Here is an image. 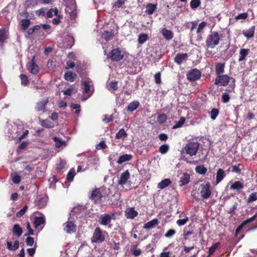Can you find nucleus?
Wrapping results in <instances>:
<instances>
[{
    "instance_id": "1",
    "label": "nucleus",
    "mask_w": 257,
    "mask_h": 257,
    "mask_svg": "<svg viewBox=\"0 0 257 257\" xmlns=\"http://www.w3.org/2000/svg\"><path fill=\"white\" fill-rule=\"evenodd\" d=\"M229 82L230 83L226 89V91L229 92H234L235 87V80L234 78L230 77L226 74L218 75L215 79L214 84L220 86H226Z\"/></svg>"
},
{
    "instance_id": "2",
    "label": "nucleus",
    "mask_w": 257,
    "mask_h": 257,
    "mask_svg": "<svg viewBox=\"0 0 257 257\" xmlns=\"http://www.w3.org/2000/svg\"><path fill=\"white\" fill-rule=\"evenodd\" d=\"M220 35L216 31H211L205 40V47L206 49L214 48L219 43Z\"/></svg>"
},
{
    "instance_id": "3",
    "label": "nucleus",
    "mask_w": 257,
    "mask_h": 257,
    "mask_svg": "<svg viewBox=\"0 0 257 257\" xmlns=\"http://www.w3.org/2000/svg\"><path fill=\"white\" fill-rule=\"evenodd\" d=\"M199 146L200 144L198 142H190L186 145L184 150L187 155L192 157L197 154Z\"/></svg>"
},
{
    "instance_id": "4",
    "label": "nucleus",
    "mask_w": 257,
    "mask_h": 257,
    "mask_svg": "<svg viewBox=\"0 0 257 257\" xmlns=\"http://www.w3.org/2000/svg\"><path fill=\"white\" fill-rule=\"evenodd\" d=\"M104 233H106V231H105L103 232L100 227H96L94 229L92 236L91 238V242L92 243H97L102 242L105 240V235Z\"/></svg>"
},
{
    "instance_id": "5",
    "label": "nucleus",
    "mask_w": 257,
    "mask_h": 257,
    "mask_svg": "<svg viewBox=\"0 0 257 257\" xmlns=\"http://www.w3.org/2000/svg\"><path fill=\"white\" fill-rule=\"evenodd\" d=\"M200 194L202 198L204 199L209 198L211 195V184L210 182H207L205 184H201Z\"/></svg>"
},
{
    "instance_id": "6",
    "label": "nucleus",
    "mask_w": 257,
    "mask_h": 257,
    "mask_svg": "<svg viewBox=\"0 0 257 257\" xmlns=\"http://www.w3.org/2000/svg\"><path fill=\"white\" fill-rule=\"evenodd\" d=\"M123 56L124 55L121 54V50L118 48L113 49L107 55V57L113 61H118L121 60Z\"/></svg>"
},
{
    "instance_id": "7",
    "label": "nucleus",
    "mask_w": 257,
    "mask_h": 257,
    "mask_svg": "<svg viewBox=\"0 0 257 257\" xmlns=\"http://www.w3.org/2000/svg\"><path fill=\"white\" fill-rule=\"evenodd\" d=\"M201 75V73L200 71L196 68L189 70L186 74L187 79L191 82L198 80L200 78Z\"/></svg>"
},
{
    "instance_id": "8",
    "label": "nucleus",
    "mask_w": 257,
    "mask_h": 257,
    "mask_svg": "<svg viewBox=\"0 0 257 257\" xmlns=\"http://www.w3.org/2000/svg\"><path fill=\"white\" fill-rule=\"evenodd\" d=\"M98 221L101 225L108 226L110 228L112 226L109 214L104 213L101 214L99 217Z\"/></svg>"
},
{
    "instance_id": "9",
    "label": "nucleus",
    "mask_w": 257,
    "mask_h": 257,
    "mask_svg": "<svg viewBox=\"0 0 257 257\" xmlns=\"http://www.w3.org/2000/svg\"><path fill=\"white\" fill-rule=\"evenodd\" d=\"M35 56H33L32 60L27 64L28 70L33 74H37L40 70L39 66L35 63Z\"/></svg>"
},
{
    "instance_id": "10",
    "label": "nucleus",
    "mask_w": 257,
    "mask_h": 257,
    "mask_svg": "<svg viewBox=\"0 0 257 257\" xmlns=\"http://www.w3.org/2000/svg\"><path fill=\"white\" fill-rule=\"evenodd\" d=\"M64 231L69 234L74 233L76 231V225L72 221L68 220L64 224Z\"/></svg>"
},
{
    "instance_id": "11",
    "label": "nucleus",
    "mask_w": 257,
    "mask_h": 257,
    "mask_svg": "<svg viewBox=\"0 0 257 257\" xmlns=\"http://www.w3.org/2000/svg\"><path fill=\"white\" fill-rule=\"evenodd\" d=\"M102 196L100 189L95 188L92 190L90 199L95 203H98L100 202Z\"/></svg>"
},
{
    "instance_id": "12",
    "label": "nucleus",
    "mask_w": 257,
    "mask_h": 257,
    "mask_svg": "<svg viewBox=\"0 0 257 257\" xmlns=\"http://www.w3.org/2000/svg\"><path fill=\"white\" fill-rule=\"evenodd\" d=\"M49 99L48 97H45L43 98L41 100L36 103L35 109L37 111H45L46 109V105L48 103Z\"/></svg>"
},
{
    "instance_id": "13",
    "label": "nucleus",
    "mask_w": 257,
    "mask_h": 257,
    "mask_svg": "<svg viewBox=\"0 0 257 257\" xmlns=\"http://www.w3.org/2000/svg\"><path fill=\"white\" fill-rule=\"evenodd\" d=\"M130 173L128 170L122 173L118 181V184L123 186L126 184L127 180L130 178Z\"/></svg>"
},
{
    "instance_id": "14",
    "label": "nucleus",
    "mask_w": 257,
    "mask_h": 257,
    "mask_svg": "<svg viewBox=\"0 0 257 257\" xmlns=\"http://www.w3.org/2000/svg\"><path fill=\"white\" fill-rule=\"evenodd\" d=\"M125 216L127 219H134L138 215V212L135 210L134 207H128L127 208L125 211Z\"/></svg>"
},
{
    "instance_id": "15",
    "label": "nucleus",
    "mask_w": 257,
    "mask_h": 257,
    "mask_svg": "<svg viewBox=\"0 0 257 257\" xmlns=\"http://www.w3.org/2000/svg\"><path fill=\"white\" fill-rule=\"evenodd\" d=\"M188 57L187 53H178L174 58L175 62L179 65H180Z\"/></svg>"
},
{
    "instance_id": "16",
    "label": "nucleus",
    "mask_w": 257,
    "mask_h": 257,
    "mask_svg": "<svg viewBox=\"0 0 257 257\" xmlns=\"http://www.w3.org/2000/svg\"><path fill=\"white\" fill-rule=\"evenodd\" d=\"M225 63L218 62L215 65V74L218 76L222 74L224 72Z\"/></svg>"
},
{
    "instance_id": "17",
    "label": "nucleus",
    "mask_w": 257,
    "mask_h": 257,
    "mask_svg": "<svg viewBox=\"0 0 257 257\" xmlns=\"http://www.w3.org/2000/svg\"><path fill=\"white\" fill-rule=\"evenodd\" d=\"M255 31V26H252L247 30H244L242 31V34L247 39L253 37Z\"/></svg>"
},
{
    "instance_id": "18",
    "label": "nucleus",
    "mask_w": 257,
    "mask_h": 257,
    "mask_svg": "<svg viewBox=\"0 0 257 257\" xmlns=\"http://www.w3.org/2000/svg\"><path fill=\"white\" fill-rule=\"evenodd\" d=\"M45 218L44 216L35 217L34 218V227L38 228L41 225L45 223Z\"/></svg>"
},
{
    "instance_id": "19",
    "label": "nucleus",
    "mask_w": 257,
    "mask_h": 257,
    "mask_svg": "<svg viewBox=\"0 0 257 257\" xmlns=\"http://www.w3.org/2000/svg\"><path fill=\"white\" fill-rule=\"evenodd\" d=\"M76 77L77 75L71 71H67L64 74V79L71 82H73Z\"/></svg>"
},
{
    "instance_id": "20",
    "label": "nucleus",
    "mask_w": 257,
    "mask_h": 257,
    "mask_svg": "<svg viewBox=\"0 0 257 257\" xmlns=\"http://www.w3.org/2000/svg\"><path fill=\"white\" fill-rule=\"evenodd\" d=\"M249 49L241 48L239 50L238 61L241 62L245 60L249 53Z\"/></svg>"
},
{
    "instance_id": "21",
    "label": "nucleus",
    "mask_w": 257,
    "mask_h": 257,
    "mask_svg": "<svg viewBox=\"0 0 257 257\" xmlns=\"http://www.w3.org/2000/svg\"><path fill=\"white\" fill-rule=\"evenodd\" d=\"M161 32L164 38L168 41L171 40L174 36L173 33L171 30L165 28L162 29Z\"/></svg>"
},
{
    "instance_id": "22",
    "label": "nucleus",
    "mask_w": 257,
    "mask_h": 257,
    "mask_svg": "<svg viewBox=\"0 0 257 257\" xmlns=\"http://www.w3.org/2000/svg\"><path fill=\"white\" fill-rule=\"evenodd\" d=\"M190 181V175L188 173H184L180 177L179 183L180 186H182L187 184Z\"/></svg>"
},
{
    "instance_id": "23",
    "label": "nucleus",
    "mask_w": 257,
    "mask_h": 257,
    "mask_svg": "<svg viewBox=\"0 0 257 257\" xmlns=\"http://www.w3.org/2000/svg\"><path fill=\"white\" fill-rule=\"evenodd\" d=\"M114 37L113 31H104L102 33V38L106 41H108L113 39Z\"/></svg>"
},
{
    "instance_id": "24",
    "label": "nucleus",
    "mask_w": 257,
    "mask_h": 257,
    "mask_svg": "<svg viewBox=\"0 0 257 257\" xmlns=\"http://www.w3.org/2000/svg\"><path fill=\"white\" fill-rule=\"evenodd\" d=\"M23 232V229L20 227V226L19 224H16L14 225L13 228V233L14 235H16L18 237H19L22 235Z\"/></svg>"
},
{
    "instance_id": "25",
    "label": "nucleus",
    "mask_w": 257,
    "mask_h": 257,
    "mask_svg": "<svg viewBox=\"0 0 257 257\" xmlns=\"http://www.w3.org/2000/svg\"><path fill=\"white\" fill-rule=\"evenodd\" d=\"M157 9V4L149 3L146 6V13L148 15H152Z\"/></svg>"
},
{
    "instance_id": "26",
    "label": "nucleus",
    "mask_w": 257,
    "mask_h": 257,
    "mask_svg": "<svg viewBox=\"0 0 257 257\" xmlns=\"http://www.w3.org/2000/svg\"><path fill=\"white\" fill-rule=\"evenodd\" d=\"M225 176L224 171L222 169H219L217 170L216 176V182L219 183L220 182Z\"/></svg>"
},
{
    "instance_id": "27",
    "label": "nucleus",
    "mask_w": 257,
    "mask_h": 257,
    "mask_svg": "<svg viewBox=\"0 0 257 257\" xmlns=\"http://www.w3.org/2000/svg\"><path fill=\"white\" fill-rule=\"evenodd\" d=\"M140 102L138 101H134L131 102L126 107V109L127 111L132 112L136 110L139 106Z\"/></svg>"
},
{
    "instance_id": "28",
    "label": "nucleus",
    "mask_w": 257,
    "mask_h": 257,
    "mask_svg": "<svg viewBox=\"0 0 257 257\" xmlns=\"http://www.w3.org/2000/svg\"><path fill=\"white\" fill-rule=\"evenodd\" d=\"M159 224V221L157 219H153L149 222L145 223L143 226L144 228L146 229H150L151 228L154 227L155 225H157Z\"/></svg>"
},
{
    "instance_id": "29",
    "label": "nucleus",
    "mask_w": 257,
    "mask_h": 257,
    "mask_svg": "<svg viewBox=\"0 0 257 257\" xmlns=\"http://www.w3.org/2000/svg\"><path fill=\"white\" fill-rule=\"evenodd\" d=\"M132 158V156L128 154H124L120 156L118 160L117 161V163L118 164H121L123 163L128 161L131 160Z\"/></svg>"
},
{
    "instance_id": "30",
    "label": "nucleus",
    "mask_w": 257,
    "mask_h": 257,
    "mask_svg": "<svg viewBox=\"0 0 257 257\" xmlns=\"http://www.w3.org/2000/svg\"><path fill=\"white\" fill-rule=\"evenodd\" d=\"M7 247L10 250H16L19 247V240H16L14 242V245H13L11 241H7Z\"/></svg>"
},
{
    "instance_id": "31",
    "label": "nucleus",
    "mask_w": 257,
    "mask_h": 257,
    "mask_svg": "<svg viewBox=\"0 0 257 257\" xmlns=\"http://www.w3.org/2000/svg\"><path fill=\"white\" fill-rule=\"evenodd\" d=\"M131 251L135 256H139L142 253V250L138 248V244H133L131 247Z\"/></svg>"
},
{
    "instance_id": "32",
    "label": "nucleus",
    "mask_w": 257,
    "mask_h": 257,
    "mask_svg": "<svg viewBox=\"0 0 257 257\" xmlns=\"http://www.w3.org/2000/svg\"><path fill=\"white\" fill-rule=\"evenodd\" d=\"M84 86L83 93L84 94H87L90 91V88L92 85V82L90 80H86L82 82Z\"/></svg>"
},
{
    "instance_id": "33",
    "label": "nucleus",
    "mask_w": 257,
    "mask_h": 257,
    "mask_svg": "<svg viewBox=\"0 0 257 257\" xmlns=\"http://www.w3.org/2000/svg\"><path fill=\"white\" fill-rule=\"evenodd\" d=\"M231 189L240 191L243 188V183L239 181H235L231 186Z\"/></svg>"
},
{
    "instance_id": "34",
    "label": "nucleus",
    "mask_w": 257,
    "mask_h": 257,
    "mask_svg": "<svg viewBox=\"0 0 257 257\" xmlns=\"http://www.w3.org/2000/svg\"><path fill=\"white\" fill-rule=\"evenodd\" d=\"M171 183V181L169 179H165L161 181L158 185V188L160 189H164L166 187L170 185Z\"/></svg>"
},
{
    "instance_id": "35",
    "label": "nucleus",
    "mask_w": 257,
    "mask_h": 257,
    "mask_svg": "<svg viewBox=\"0 0 257 257\" xmlns=\"http://www.w3.org/2000/svg\"><path fill=\"white\" fill-rule=\"evenodd\" d=\"M58 9H51L47 13L46 16L48 18H51L53 15L56 16L59 18H62V16L58 15Z\"/></svg>"
},
{
    "instance_id": "36",
    "label": "nucleus",
    "mask_w": 257,
    "mask_h": 257,
    "mask_svg": "<svg viewBox=\"0 0 257 257\" xmlns=\"http://www.w3.org/2000/svg\"><path fill=\"white\" fill-rule=\"evenodd\" d=\"M46 204L47 200L45 198H42L35 201V205L39 209L42 208L46 206Z\"/></svg>"
},
{
    "instance_id": "37",
    "label": "nucleus",
    "mask_w": 257,
    "mask_h": 257,
    "mask_svg": "<svg viewBox=\"0 0 257 257\" xmlns=\"http://www.w3.org/2000/svg\"><path fill=\"white\" fill-rule=\"evenodd\" d=\"M207 24V23L205 21H203L199 24L196 31V33L198 35H201L202 33H204V30L206 27Z\"/></svg>"
},
{
    "instance_id": "38",
    "label": "nucleus",
    "mask_w": 257,
    "mask_h": 257,
    "mask_svg": "<svg viewBox=\"0 0 257 257\" xmlns=\"http://www.w3.org/2000/svg\"><path fill=\"white\" fill-rule=\"evenodd\" d=\"M53 140L55 143V147L57 148H60L63 146L66 145V143L65 141H62L59 138L54 137L53 138Z\"/></svg>"
},
{
    "instance_id": "39",
    "label": "nucleus",
    "mask_w": 257,
    "mask_h": 257,
    "mask_svg": "<svg viewBox=\"0 0 257 257\" xmlns=\"http://www.w3.org/2000/svg\"><path fill=\"white\" fill-rule=\"evenodd\" d=\"M8 31L5 28L0 29V42L3 43L7 39Z\"/></svg>"
},
{
    "instance_id": "40",
    "label": "nucleus",
    "mask_w": 257,
    "mask_h": 257,
    "mask_svg": "<svg viewBox=\"0 0 257 257\" xmlns=\"http://www.w3.org/2000/svg\"><path fill=\"white\" fill-rule=\"evenodd\" d=\"M195 171L200 175H205L207 171V169L203 165H199L196 167Z\"/></svg>"
},
{
    "instance_id": "41",
    "label": "nucleus",
    "mask_w": 257,
    "mask_h": 257,
    "mask_svg": "<svg viewBox=\"0 0 257 257\" xmlns=\"http://www.w3.org/2000/svg\"><path fill=\"white\" fill-rule=\"evenodd\" d=\"M41 125L46 128H52L54 126V123L49 119H44L41 121Z\"/></svg>"
},
{
    "instance_id": "42",
    "label": "nucleus",
    "mask_w": 257,
    "mask_h": 257,
    "mask_svg": "<svg viewBox=\"0 0 257 257\" xmlns=\"http://www.w3.org/2000/svg\"><path fill=\"white\" fill-rule=\"evenodd\" d=\"M148 39V36L145 33L141 34L139 35L138 41L140 44H144Z\"/></svg>"
},
{
    "instance_id": "43",
    "label": "nucleus",
    "mask_w": 257,
    "mask_h": 257,
    "mask_svg": "<svg viewBox=\"0 0 257 257\" xmlns=\"http://www.w3.org/2000/svg\"><path fill=\"white\" fill-rule=\"evenodd\" d=\"M20 77L21 80V83L24 86H28L30 84V81L28 78V77L25 74H21Z\"/></svg>"
},
{
    "instance_id": "44",
    "label": "nucleus",
    "mask_w": 257,
    "mask_h": 257,
    "mask_svg": "<svg viewBox=\"0 0 257 257\" xmlns=\"http://www.w3.org/2000/svg\"><path fill=\"white\" fill-rule=\"evenodd\" d=\"M31 24V21L29 19H25L21 21V25L22 29L24 31L26 30L29 27Z\"/></svg>"
},
{
    "instance_id": "45",
    "label": "nucleus",
    "mask_w": 257,
    "mask_h": 257,
    "mask_svg": "<svg viewBox=\"0 0 257 257\" xmlns=\"http://www.w3.org/2000/svg\"><path fill=\"white\" fill-rule=\"evenodd\" d=\"M186 119L184 117H181L179 120L176 122V124L173 126V129L181 127L185 122Z\"/></svg>"
},
{
    "instance_id": "46",
    "label": "nucleus",
    "mask_w": 257,
    "mask_h": 257,
    "mask_svg": "<svg viewBox=\"0 0 257 257\" xmlns=\"http://www.w3.org/2000/svg\"><path fill=\"white\" fill-rule=\"evenodd\" d=\"M220 244V243L219 242H218L213 244L210 247H209L208 250L209 255L207 256V257H209V255L212 254L214 252L215 250L217 248V247L219 246Z\"/></svg>"
},
{
    "instance_id": "47",
    "label": "nucleus",
    "mask_w": 257,
    "mask_h": 257,
    "mask_svg": "<svg viewBox=\"0 0 257 257\" xmlns=\"http://www.w3.org/2000/svg\"><path fill=\"white\" fill-rule=\"evenodd\" d=\"M127 136V134L125 132L123 128L120 129L118 132L116 133L115 136V138L116 139H119L122 137H126Z\"/></svg>"
},
{
    "instance_id": "48",
    "label": "nucleus",
    "mask_w": 257,
    "mask_h": 257,
    "mask_svg": "<svg viewBox=\"0 0 257 257\" xmlns=\"http://www.w3.org/2000/svg\"><path fill=\"white\" fill-rule=\"evenodd\" d=\"M167 119V116L165 113L159 114L157 117V121L159 124L164 123Z\"/></svg>"
},
{
    "instance_id": "49",
    "label": "nucleus",
    "mask_w": 257,
    "mask_h": 257,
    "mask_svg": "<svg viewBox=\"0 0 257 257\" xmlns=\"http://www.w3.org/2000/svg\"><path fill=\"white\" fill-rule=\"evenodd\" d=\"M248 16V15L247 13H242L235 16V18H234V20H235V22L239 20H244L247 18Z\"/></svg>"
},
{
    "instance_id": "50",
    "label": "nucleus",
    "mask_w": 257,
    "mask_h": 257,
    "mask_svg": "<svg viewBox=\"0 0 257 257\" xmlns=\"http://www.w3.org/2000/svg\"><path fill=\"white\" fill-rule=\"evenodd\" d=\"M169 150V146L167 144H164L161 146L159 148V151L162 154L167 153Z\"/></svg>"
},
{
    "instance_id": "51",
    "label": "nucleus",
    "mask_w": 257,
    "mask_h": 257,
    "mask_svg": "<svg viewBox=\"0 0 257 257\" xmlns=\"http://www.w3.org/2000/svg\"><path fill=\"white\" fill-rule=\"evenodd\" d=\"M201 5L200 0H192L190 2V7L192 9H195Z\"/></svg>"
},
{
    "instance_id": "52",
    "label": "nucleus",
    "mask_w": 257,
    "mask_h": 257,
    "mask_svg": "<svg viewBox=\"0 0 257 257\" xmlns=\"http://www.w3.org/2000/svg\"><path fill=\"white\" fill-rule=\"evenodd\" d=\"M41 28V25H35L29 29L28 31V33L29 35H32L36 31L39 30Z\"/></svg>"
},
{
    "instance_id": "53",
    "label": "nucleus",
    "mask_w": 257,
    "mask_h": 257,
    "mask_svg": "<svg viewBox=\"0 0 257 257\" xmlns=\"http://www.w3.org/2000/svg\"><path fill=\"white\" fill-rule=\"evenodd\" d=\"M257 200V193L253 192L250 194L248 197L247 200V203H250Z\"/></svg>"
},
{
    "instance_id": "54",
    "label": "nucleus",
    "mask_w": 257,
    "mask_h": 257,
    "mask_svg": "<svg viewBox=\"0 0 257 257\" xmlns=\"http://www.w3.org/2000/svg\"><path fill=\"white\" fill-rule=\"evenodd\" d=\"M75 175V173L74 169H70L67 174V180L68 181H72L73 180Z\"/></svg>"
},
{
    "instance_id": "55",
    "label": "nucleus",
    "mask_w": 257,
    "mask_h": 257,
    "mask_svg": "<svg viewBox=\"0 0 257 257\" xmlns=\"http://www.w3.org/2000/svg\"><path fill=\"white\" fill-rule=\"evenodd\" d=\"M211 118L215 120L219 114V110L217 108H213L211 111Z\"/></svg>"
},
{
    "instance_id": "56",
    "label": "nucleus",
    "mask_w": 257,
    "mask_h": 257,
    "mask_svg": "<svg viewBox=\"0 0 257 257\" xmlns=\"http://www.w3.org/2000/svg\"><path fill=\"white\" fill-rule=\"evenodd\" d=\"M155 82L157 84H160L162 82L161 73L160 72L156 73L154 75Z\"/></svg>"
},
{
    "instance_id": "57",
    "label": "nucleus",
    "mask_w": 257,
    "mask_h": 257,
    "mask_svg": "<svg viewBox=\"0 0 257 257\" xmlns=\"http://www.w3.org/2000/svg\"><path fill=\"white\" fill-rule=\"evenodd\" d=\"M27 209H28V206L27 205H25L24 207H23V208H22L20 210H19L16 213V216L17 217H20L22 216L25 213Z\"/></svg>"
},
{
    "instance_id": "58",
    "label": "nucleus",
    "mask_w": 257,
    "mask_h": 257,
    "mask_svg": "<svg viewBox=\"0 0 257 257\" xmlns=\"http://www.w3.org/2000/svg\"><path fill=\"white\" fill-rule=\"evenodd\" d=\"M176 232L174 229H169L165 234V236L167 238H171L176 234Z\"/></svg>"
},
{
    "instance_id": "59",
    "label": "nucleus",
    "mask_w": 257,
    "mask_h": 257,
    "mask_svg": "<svg viewBox=\"0 0 257 257\" xmlns=\"http://www.w3.org/2000/svg\"><path fill=\"white\" fill-rule=\"evenodd\" d=\"M125 1H126V0H117L114 3H113V7L119 8L121 7L122 5L124 4Z\"/></svg>"
},
{
    "instance_id": "60",
    "label": "nucleus",
    "mask_w": 257,
    "mask_h": 257,
    "mask_svg": "<svg viewBox=\"0 0 257 257\" xmlns=\"http://www.w3.org/2000/svg\"><path fill=\"white\" fill-rule=\"evenodd\" d=\"M230 99V97L229 96V95L225 92L222 93V101L223 103H226L229 102V100Z\"/></svg>"
},
{
    "instance_id": "61",
    "label": "nucleus",
    "mask_w": 257,
    "mask_h": 257,
    "mask_svg": "<svg viewBox=\"0 0 257 257\" xmlns=\"http://www.w3.org/2000/svg\"><path fill=\"white\" fill-rule=\"evenodd\" d=\"M242 166V165L240 164H238L237 166L233 165L232 166V172H235L237 174H240L241 169L240 168V167Z\"/></svg>"
},
{
    "instance_id": "62",
    "label": "nucleus",
    "mask_w": 257,
    "mask_h": 257,
    "mask_svg": "<svg viewBox=\"0 0 257 257\" xmlns=\"http://www.w3.org/2000/svg\"><path fill=\"white\" fill-rule=\"evenodd\" d=\"M188 220V217L187 216H185V217L183 219H178L177 221V224L179 226L184 225L187 222Z\"/></svg>"
},
{
    "instance_id": "63",
    "label": "nucleus",
    "mask_w": 257,
    "mask_h": 257,
    "mask_svg": "<svg viewBox=\"0 0 257 257\" xmlns=\"http://www.w3.org/2000/svg\"><path fill=\"white\" fill-rule=\"evenodd\" d=\"M113 120V116L112 115H104V118L103 119V121L105 123H108L112 121Z\"/></svg>"
},
{
    "instance_id": "64",
    "label": "nucleus",
    "mask_w": 257,
    "mask_h": 257,
    "mask_svg": "<svg viewBox=\"0 0 257 257\" xmlns=\"http://www.w3.org/2000/svg\"><path fill=\"white\" fill-rule=\"evenodd\" d=\"M27 229L28 230V233L26 235H34V230L31 228V224L29 222H27L26 225Z\"/></svg>"
}]
</instances>
